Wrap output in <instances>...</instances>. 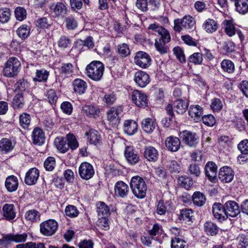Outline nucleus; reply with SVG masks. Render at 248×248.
<instances>
[{
  "mask_svg": "<svg viewBox=\"0 0 248 248\" xmlns=\"http://www.w3.org/2000/svg\"><path fill=\"white\" fill-rule=\"evenodd\" d=\"M130 186L133 194L137 198L143 199L145 197L147 186L142 177L139 176L132 177L130 181Z\"/></svg>",
  "mask_w": 248,
  "mask_h": 248,
  "instance_id": "nucleus-1",
  "label": "nucleus"
},
{
  "mask_svg": "<svg viewBox=\"0 0 248 248\" xmlns=\"http://www.w3.org/2000/svg\"><path fill=\"white\" fill-rule=\"evenodd\" d=\"M86 70L89 78L94 81H99L104 73V66L101 62L94 61L87 66Z\"/></svg>",
  "mask_w": 248,
  "mask_h": 248,
  "instance_id": "nucleus-2",
  "label": "nucleus"
},
{
  "mask_svg": "<svg viewBox=\"0 0 248 248\" xmlns=\"http://www.w3.org/2000/svg\"><path fill=\"white\" fill-rule=\"evenodd\" d=\"M183 28L188 30H193L195 28V21L192 16L186 15L181 19L174 20L173 29L175 31L180 32Z\"/></svg>",
  "mask_w": 248,
  "mask_h": 248,
  "instance_id": "nucleus-3",
  "label": "nucleus"
},
{
  "mask_svg": "<svg viewBox=\"0 0 248 248\" xmlns=\"http://www.w3.org/2000/svg\"><path fill=\"white\" fill-rule=\"evenodd\" d=\"M20 67V62L15 57H11L5 63L3 74L5 77H14L17 75Z\"/></svg>",
  "mask_w": 248,
  "mask_h": 248,
  "instance_id": "nucleus-4",
  "label": "nucleus"
},
{
  "mask_svg": "<svg viewBox=\"0 0 248 248\" xmlns=\"http://www.w3.org/2000/svg\"><path fill=\"white\" fill-rule=\"evenodd\" d=\"M58 224L54 219H49L40 224V232L44 236H50L54 234L58 230Z\"/></svg>",
  "mask_w": 248,
  "mask_h": 248,
  "instance_id": "nucleus-5",
  "label": "nucleus"
},
{
  "mask_svg": "<svg viewBox=\"0 0 248 248\" xmlns=\"http://www.w3.org/2000/svg\"><path fill=\"white\" fill-rule=\"evenodd\" d=\"M51 14L55 17H63L67 14L68 8L62 2H53L49 6Z\"/></svg>",
  "mask_w": 248,
  "mask_h": 248,
  "instance_id": "nucleus-6",
  "label": "nucleus"
},
{
  "mask_svg": "<svg viewBox=\"0 0 248 248\" xmlns=\"http://www.w3.org/2000/svg\"><path fill=\"white\" fill-rule=\"evenodd\" d=\"M134 62L142 68H146L151 64V58L146 52L140 51L136 53Z\"/></svg>",
  "mask_w": 248,
  "mask_h": 248,
  "instance_id": "nucleus-7",
  "label": "nucleus"
},
{
  "mask_svg": "<svg viewBox=\"0 0 248 248\" xmlns=\"http://www.w3.org/2000/svg\"><path fill=\"white\" fill-rule=\"evenodd\" d=\"M132 100L138 107L144 108L148 105V98L145 93L141 91L135 90L131 93Z\"/></svg>",
  "mask_w": 248,
  "mask_h": 248,
  "instance_id": "nucleus-8",
  "label": "nucleus"
},
{
  "mask_svg": "<svg viewBox=\"0 0 248 248\" xmlns=\"http://www.w3.org/2000/svg\"><path fill=\"white\" fill-rule=\"evenodd\" d=\"M180 137L184 142L189 147H195L199 142V137L195 133L185 130L181 132Z\"/></svg>",
  "mask_w": 248,
  "mask_h": 248,
  "instance_id": "nucleus-9",
  "label": "nucleus"
},
{
  "mask_svg": "<svg viewBox=\"0 0 248 248\" xmlns=\"http://www.w3.org/2000/svg\"><path fill=\"white\" fill-rule=\"evenodd\" d=\"M78 173L82 179L88 180L93 176L94 170L93 166L91 164L85 162L82 163L79 166Z\"/></svg>",
  "mask_w": 248,
  "mask_h": 248,
  "instance_id": "nucleus-10",
  "label": "nucleus"
},
{
  "mask_svg": "<svg viewBox=\"0 0 248 248\" xmlns=\"http://www.w3.org/2000/svg\"><path fill=\"white\" fill-rule=\"evenodd\" d=\"M123 111L121 107L117 108H112L107 112L108 120L113 127H116L120 122V115Z\"/></svg>",
  "mask_w": 248,
  "mask_h": 248,
  "instance_id": "nucleus-11",
  "label": "nucleus"
},
{
  "mask_svg": "<svg viewBox=\"0 0 248 248\" xmlns=\"http://www.w3.org/2000/svg\"><path fill=\"white\" fill-rule=\"evenodd\" d=\"M224 208L227 215V218L228 217H235L240 213L238 204L233 201L227 202L224 204Z\"/></svg>",
  "mask_w": 248,
  "mask_h": 248,
  "instance_id": "nucleus-12",
  "label": "nucleus"
},
{
  "mask_svg": "<svg viewBox=\"0 0 248 248\" xmlns=\"http://www.w3.org/2000/svg\"><path fill=\"white\" fill-rule=\"evenodd\" d=\"M124 154L126 161L131 165H135L140 160V156L133 147L126 146Z\"/></svg>",
  "mask_w": 248,
  "mask_h": 248,
  "instance_id": "nucleus-13",
  "label": "nucleus"
},
{
  "mask_svg": "<svg viewBox=\"0 0 248 248\" xmlns=\"http://www.w3.org/2000/svg\"><path fill=\"white\" fill-rule=\"evenodd\" d=\"M134 81L138 86L144 88L150 83V78L147 73L142 71H139L135 74Z\"/></svg>",
  "mask_w": 248,
  "mask_h": 248,
  "instance_id": "nucleus-14",
  "label": "nucleus"
},
{
  "mask_svg": "<svg viewBox=\"0 0 248 248\" xmlns=\"http://www.w3.org/2000/svg\"><path fill=\"white\" fill-rule=\"evenodd\" d=\"M212 213L215 218L221 221L227 218V215L225 211L224 204L215 203L212 206Z\"/></svg>",
  "mask_w": 248,
  "mask_h": 248,
  "instance_id": "nucleus-15",
  "label": "nucleus"
},
{
  "mask_svg": "<svg viewBox=\"0 0 248 248\" xmlns=\"http://www.w3.org/2000/svg\"><path fill=\"white\" fill-rule=\"evenodd\" d=\"M233 171L230 167L224 166L220 168L218 177L222 182L230 183L233 180Z\"/></svg>",
  "mask_w": 248,
  "mask_h": 248,
  "instance_id": "nucleus-16",
  "label": "nucleus"
},
{
  "mask_svg": "<svg viewBox=\"0 0 248 248\" xmlns=\"http://www.w3.org/2000/svg\"><path fill=\"white\" fill-rule=\"evenodd\" d=\"M40 172L36 168L30 169L26 173L25 183L29 186L35 184L39 178Z\"/></svg>",
  "mask_w": 248,
  "mask_h": 248,
  "instance_id": "nucleus-17",
  "label": "nucleus"
},
{
  "mask_svg": "<svg viewBox=\"0 0 248 248\" xmlns=\"http://www.w3.org/2000/svg\"><path fill=\"white\" fill-rule=\"evenodd\" d=\"M129 192V186L126 183L121 181L116 183L114 193L116 196L123 198H125L128 195Z\"/></svg>",
  "mask_w": 248,
  "mask_h": 248,
  "instance_id": "nucleus-18",
  "label": "nucleus"
},
{
  "mask_svg": "<svg viewBox=\"0 0 248 248\" xmlns=\"http://www.w3.org/2000/svg\"><path fill=\"white\" fill-rule=\"evenodd\" d=\"M189 115L191 118L196 122L202 120V117L203 114L202 108L198 105H191L188 111Z\"/></svg>",
  "mask_w": 248,
  "mask_h": 248,
  "instance_id": "nucleus-19",
  "label": "nucleus"
},
{
  "mask_svg": "<svg viewBox=\"0 0 248 248\" xmlns=\"http://www.w3.org/2000/svg\"><path fill=\"white\" fill-rule=\"evenodd\" d=\"M3 217L8 221L13 220L16 217V210L13 204L6 203L2 207Z\"/></svg>",
  "mask_w": 248,
  "mask_h": 248,
  "instance_id": "nucleus-20",
  "label": "nucleus"
},
{
  "mask_svg": "<svg viewBox=\"0 0 248 248\" xmlns=\"http://www.w3.org/2000/svg\"><path fill=\"white\" fill-rule=\"evenodd\" d=\"M206 176L211 182H214L217 177V166L212 161L208 162L205 166Z\"/></svg>",
  "mask_w": 248,
  "mask_h": 248,
  "instance_id": "nucleus-21",
  "label": "nucleus"
},
{
  "mask_svg": "<svg viewBox=\"0 0 248 248\" xmlns=\"http://www.w3.org/2000/svg\"><path fill=\"white\" fill-rule=\"evenodd\" d=\"M165 145L168 150L176 152L180 149L181 142L178 138L170 136L166 139Z\"/></svg>",
  "mask_w": 248,
  "mask_h": 248,
  "instance_id": "nucleus-22",
  "label": "nucleus"
},
{
  "mask_svg": "<svg viewBox=\"0 0 248 248\" xmlns=\"http://www.w3.org/2000/svg\"><path fill=\"white\" fill-rule=\"evenodd\" d=\"M31 138L34 144L41 145L45 141V133L41 128L36 127L32 132Z\"/></svg>",
  "mask_w": 248,
  "mask_h": 248,
  "instance_id": "nucleus-23",
  "label": "nucleus"
},
{
  "mask_svg": "<svg viewBox=\"0 0 248 248\" xmlns=\"http://www.w3.org/2000/svg\"><path fill=\"white\" fill-rule=\"evenodd\" d=\"M83 115L92 118H96L98 117L100 113L99 109L93 105H85L81 109Z\"/></svg>",
  "mask_w": 248,
  "mask_h": 248,
  "instance_id": "nucleus-24",
  "label": "nucleus"
},
{
  "mask_svg": "<svg viewBox=\"0 0 248 248\" xmlns=\"http://www.w3.org/2000/svg\"><path fill=\"white\" fill-rule=\"evenodd\" d=\"M138 125L137 123L132 120H125L123 124V130L125 133L131 136L137 132Z\"/></svg>",
  "mask_w": 248,
  "mask_h": 248,
  "instance_id": "nucleus-25",
  "label": "nucleus"
},
{
  "mask_svg": "<svg viewBox=\"0 0 248 248\" xmlns=\"http://www.w3.org/2000/svg\"><path fill=\"white\" fill-rule=\"evenodd\" d=\"M158 152L153 146L145 147L144 151V156L146 159L150 162H155L158 158Z\"/></svg>",
  "mask_w": 248,
  "mask_h": 248,
  "instance_id": "nucleus-26",
  "label": "nucleus"
},
{
  "mask_svg": "<svg viewBox=\"0 0 248 248\" xmlns=\"http://www.w3.org/2000/svg\"><path fill=\"white\" fill-rule=\"evenodd\" d=\"M98 217H108L110 215L109 207L103 202H98L96 204Z\"/></svg>",
  "mask_w": 248,
  "mask_h": 248,
  "instance_id": "nucleus-27",
  "label": "nucleus"
},
{
  "mask_svg": "<svg viewBox=\"0 0 248 248\" xmlns=\"http://www.w3.org/2000/svg\"><path fill=\"white\" fill-rule=\"evenodd\" d=\"M5 186L9 192H12L16 190L18 186L17 177L14 175L9 176L6 179Z\"/></svg>",
  "mask_w": 248,
  "mask_h": 248,
  "instance_id": "nucleus-28",
  "label": "nucleus"
},
{
  "mask_svg": "<svg viewBox=\"0 0 248 248\" xmlns=\"http://www.w3.org/2000/svg\"><path fill=\"white\" fill-rule=\"evenodd\" d=\"M73 90L75 93L81 94L85 93L87 88V84L80 78L75 79L73 82Z\"/></svg>",
  "mask_w": 248,
  "mask_h": 248,
  "instance_id": "nucleus-29",
  "label": "nucleus"
},
{
  "mask_svg": "<svg viewBox=\"0 0 248 248\" xmlns=\"http://www.w3.org/2000/svg\"><path fill=\"white\" fill-rule=\"evenodd\" d=\"M24 217L27 221L37 223L40 220L41 214L35 209H31L26 212Z\"/></svg>",
  "mask_w": 248,
  "mask_h": 248,
  "instance_id": "nucleus-30",
  "label": "nucleus"
},
{
  "mask_svg": "<svg viewBox=\"0 0 248 248\" xmlns=\"http://www.w3.org/2000/svg\"><path fill=\"white\" fill-rule=\"evenodd\" d=\"M83 46H87L89 48H93L94 46L93 38L89 36L85 40H78L75 42L72 50L77 49L79 51Z\"/></svg>",
  "mask_w": 248,
  "mask_h": 248,
  "instance_id": "nucleus-31",
  "label": "nucleus"
},
{
  "mask_svg": "<svg viewBox=\"0 0 248 248\" xmlns=\"http://www.w3.org/2000/svg\"><path fill=\"white\" fill-rule=\"evenodd\" d=\"M142 128L147 133H151L155 128L156 123L151 118H145L141 122Z\"/></svg>",
  "mask_w": 248,
  "mask_h": 248,
  "instance_id": "nucleus-32",
  "label": "nucleus"
},
{
  "mask_svg": "<svg viewBox=\"0 0 248 248\" xmlns=\"http://www.w3.org/2000/svg\"><path fill=\"white\" fill-rule=\"evenodd\" d=\"M171 202L170 201H167L165 203L162 201H160L156 206V212L157 214L160 215H164L166 212L168 211H170L172 209L171 206Z\"/></svg>",
  "mask_w": 248,
  "mask_h": 248,
  "instance_id": "nucleus-33",
  "label": "nucleus"
},
{
  "mask_svg": "<svg viewBox=\"0 0 248 248\" xmlns=\"http://www.w3.org/2000/svg\"><path fill=\"white\" fill-rule=\"evenodd\" d=\"M204 231L207 235L214 236L218 232L219 228L216 224L211 221H206L204 224Z\"/></svg>",
  "mask_w": 248,
  "mask_h": 248,
  "instance_id": "nucleus-34",
  "label": "nucleus"
},
{
  "mask_svg": "<svg viewBox=\"0 0 248 248\" xmlns=\"http://www.w3.org/2000/svg\"><path fill=\"white\" fill-rule=\"evenodd\" d=\"M173 107L177 113L183 114L186 111L188 103L186 100L177 99L174 102Z\"/></svg>",
  "mask_w": 248,
  "mask_h": 248,
  "instance_id": "nucleus-35",
  "label": "nucleus"
},
{
  "mask_svg": "<svg viewBox=\"0 0 248 248\" xmlns=\"http://www.w3.org/2000/svg\"><path fill=\"white\" fill-rule=\"evenodd\" d=\"M12 141L7 138H3L0 140V152L7 153L11 152L14 148Z\"/></svg>",
  "mask_w": 248,
  "mask_h": 248,
  "instance_id": "nucleus-36",
  "label": "nucleus"
},
{
  "mask_svg": "<svg viewBox=\"0 0 248 248\" xmlns=\"http://www.w3.org/2000/svg\"><path fill=\"white\" fill-rule=\"evenodd\" d=\"M234 3L236 11L239 14L244 15L248 13V0H238Z\"/></svg>",
  "mask_w": 248,
  "mask_h": 248,
  "instance_id": "nucleus-37",
  "label": "nucleus"
},
{
  "mask_svg": "<svg viewBox=\"0 0 248 248\" xmlns=\"http://www.w3.org/2000/svg\"><path fill=\"white\" fill-rule=\"evenodd\" d=\"M27 237L28 234L24 232L21 234H8L6 235L5 238L7 240H10V241L19 243L25 242L27 240Z\"/></svg>",
  "mask_w": 248,
  "mask_h": 248,
  "instance_id": "nucleus-38",
  "label": "nucleus"
},
{
  "mask_svg": "<svg viewBox=\"0 0 248 248\" xmlns=\"http://www.w3.org/2000/svg\"><path fill=\"white\" fill-rule=\"evenodd\" d=\"M192 200L195 205L202 206L205 203L206 199L203 193L200 191H196L192 195Z\"/></svg>",
  "mask_w": 248,
  "mask_h": 248,
  "instance_id": "nucleus-39",
  "label": "nucleus"
},
{
  "mask_svg": "<svg viewBox=\"0 0 248 248\" xmlns=\"http://www.w3.org/2000/svg\"><path fill=\"white\" fill-rule=\"evenodd\" d=\"M54 144L57 149L61 153L66 152L69 149V145L67 144L66 140L64 138L57 137L54 140Z\"/></svg>",
  "mask_w": 248,
  "mask_h": 248,
  "instance_id": "nucleus-40",
  "label": "nucleus"
},
{
  "mask_svg": "<svg viewBox=\"0 0 248 248\" xmlns=\"http://www.w3.org/2000/svg\"><path fill=\"white\" fill-rule=\"evenodd\" d=\"M166 110L169 117L164 118L162 120L161 123L164 126L168 127L170 124V122L173 116L172 105L170 104H168L166 107Z\"/></svg>",
  "mask_w": 248,
  "mask_h": 248,
  "instance_id": "nucleus-41",
  "label": "nucleus"
},
{
  "mask_svg": "<svg viewBox=\"0 0 248 248\" xmlns=\"http://www.w3.org/2000/svg\"><path fill=\"white\" fill-rule=\"evenodd\" d=\"M49 76V72L46 70H37L35 72V77L33 79L34 81L46 82Z\"/></svg>",
  "mask_w": 248,
  "mask_h": 248,
  "instance_id": "nucleus-42",
  "label": "nucleus"
},
{
  "mask_svg": "<svg viewBox=\"0 0 248 248\" xmlns=\"http://www.w3.org/2000/svg\"><path fill=\"white\" fill-rule=\"evenodd\" d=\"M202 27L207 32L209 33L215 32L217 28V22L211 18L207 19L203 23Z\"/></svg>",
  "mask_w": 248,
  "mask_h": 248,
  "instance_id": "nucleus-43",
  "label": "nucleus"
},
{
  "mask_svg": "<svg viewBox=\"0 0 248 248\" xmlns=\"http://www.w3.org/2000/svg\"><path fill=\"white\" fill-rule=\"evenodd\" d=\"M89 142L91 144L96 145L100 140L101 137L98 132L94 129H91L87 133Z\"/></svg>",
  "mask_w": 248,
  "mask_h": 248,
  "instance_id": "nucleus-44",
  "label": "nucleus"
},
{
  "mask_svg": "<svg viewBox=\"0 0 248 248\" xmlns=\"http://www.w3.org/2000/svg\"><path fill=\"white\" fill-rule=\"evenodd\" d=\"M180 212L179 219L181 220L185 221L186 222L191 221L193 213L192 209L185 208L182 209Z\"/></svg>",
  "mask_w": 248,
  "mask_h": 248,
  "instance_id": "nucleus-45",
  "label": "nucleus"
},
{
  "mask_svg": "<svg viewBox=\"0 0 248 248\" xmlns=\"http://www.w3.org/2000/svg\"><path fill=\"white\" fill-rule=\"evenodd\" d=\"M19 119L21 126L25 129H28L31 123V116L27 113H23L20 115Z\"/></svg>",
  "mask_w": 248,
  "mask_h": 248,
  "instance_id": "nucleus-46",
  "label": "nucleus"
},
{
  "mask_svg": "<svg viewBox=\"0 0 248 248\" xmlns=\"http://www.w3.org/2000/svg\"><path fill=\"white\" fill-rule=\"evenodd\" d=\"M24 104L22 93L16 94L13 100L12 106L14 108H23Z\"/></svg>",
  "mask_w": 248,
  "mask_h": 248,
  "instance_id": "nucleus-47",
  "label": "nucleus"
},
{
  "mask_svg": "<svg viewBox=\"0 0 248 248\" xmlns=\"http://www.w3.org/2000/svg\"><path fill=\"white\" fill-rule=\"evenodd\" d=\"M221 67L222 70L228 73H232L234 71V65L230 60H224L221 62Z\"/></svg>",
  "mask_w": 248,
  "mask_h": 248,
  "instance_id": "nucleus-48",
  "label": "nucleus"
},
{
  "mask_svg": "<svg viewBox=\"0 0 248 248\" xmlns=\"http://www.w3.org/2000/svg\"><path fill=\"white\" fill-rule=\"evenodd\" d=\"M65 213L67 216L70 218H74L78 216L79 212L77 208L73 205L66 206Z\"/></svg>",
  "mask_w": 248,
  "mask_h": 248,
  "instance_id": "nucleus-49",
  "label": "nucleus"
},
{
  "mask_svg": "<svg viewBox=\"0 0 248 248\" xmlns=\"http://www.w3.org/2000/svg\"><path fill=\"white\" fill-rule=\"evenodd\" d=\"M66 139L67 140V144L69 145L72 150H75L78 147V143L76 139V137L71 133L67 135Z\"/></svg>",
  "mask_w": 248,
  "mask_h": 248,
  "instance_id": "nucleus-50",
  "label": "nucleus"
},
{
  "mask_svg": "<svg viewBox=\"0 0 248 248\" xmlns=\"http://www.w3.org/2000/svg\"><path fill=\"white\" fill-rule=\"evenodd\" d=\"M96 225L102 230L105 231L108 230L109 229V221L108 217H98Z\"/></svg>",
  "mask_w": 248,
  "mask_h": 248,
  "instance_id": "nucleus-51",
  "label": "nucleus"
},
{
  "mask_svg": "<svg viewBox=\"0 0 248 248\" xmlns=\"http://www.w3.org/2000/svg\"><path fill=\"white\" fill-rule=\"evenodd\" d=\"M11 11L9 8L0 9V22L2 23H7L10 19Z\"/></svg>",
  "mask_w": 248,
  "mask_h": 248,
  "instance_id": "nucleus-52",
  "label": "nucleus"
},
{
  "mask_svg": "<svg viewBox=\"0 0 248 248\" xmlns=\"http://www.w3.org/2000/svg\"><path fill=\"white\" fill-rule=\"evenodd\" d=\"M186 246V242L182 238L175 237L171 239V248H185Z\"/></svg>",
  "mask_w": 248,
  "mask_h": 248,
  "instance_id": "nucleus-53",
  "label": "nucleus"
},
{
  "mask_svg": "<svg viewBox=\"0 0 248 248\" xmlns=\"http://www.w3.org/2000/svg\"><path fill=\"white\" fill-rule=\"evenodd\" d=\"M66 27L68 30H74L77 27L78 22L75 18L70 16L66 17L64 19Z\"/></svg>",
  "mask_w": 248,
  "mask_h": 248,
  "instance_id": "nucleus-54",
  "label": "nucleus"
},
{
  "mask_svg": "<svg viewBox=\"0 0 248 248\" xmlns=\"http://www.w3.org/2000/svg\"><path fill=\"white\" fill-rule=\"evenodd\" d=\"M167 167L171 173H179L181 169L180 163L175 160L169 161Z\"/></svg>",
  "mask_w": 248,
  "mask_h": 248,
  "instance_id": "nucleus-55",
  "label": "nucleus"
},
{
  "mask_svg": "<svg viewBox=\"0 0 248 248\" xmlns=\"http://www.w3.org/2000/svg\"><path fill=\"white\" fill-rule=\"evenodd\" d=\"M30 29L27 25H23L21 26L16 31L18 36L21 39L27 38L30 32Z\"/></svg>",
  "mask_w": 248,
  "mask_h": 248,
  "instance_id": "nucleus-56",
  "label": "nucleus"
},
{
  "mask_svg": "<svg viewBox=\"0 0 248 248\" xmlns=\"http://www.w3.org/2000/svg\"><path fill=\"white\" fill-rule=\"evenodd\" d=\"M118 52L121 57H126L128 56L130 53L128 45L123 43L118 45Z\"/></svg>",
  "mask_w": 248,
  "mask_h": 248,
  "instance_id": "nucleus-57",
  "label": "nucleus"
},
{
  "mask_svg": "<svg viewBox=\"0 0 248 248\" xmlns=\"http://www.w3.org/2000/svg\"><path fill=\"white\" fill-rule=\"evenodd\" d=\"M225 31L226 34L229 36H232L234 35L235 34L237 30H236L235 28L232 23V21L231 20H225Z\"/></svg>",
  "mask_w": 248,
  "mask_h": 248,
  "instance_id": "nucleus-58",
  "label": "nucleus"
},
{
  "mask_svg": "<svg viewBox=\"0 0 248 248\" xmlns=\"http://www.w3.org/2000/svg\"><path fill=\"white\" fill-rule=\"evenodd\" d=\"M103 100L107 106H111L116 100V94L113 92L107 93L104 95Z\"/></svg>",
  "mask_w": 248,
  "mask_h": 248,
  "instance_id": "nucleus-59",
  "label": "nucleus"
},
{
  "mask_svg": "<svg viewBox=\"0 0 248 248\" xmlns=\"http://www.w3.org/2000/svg\"><path fill=\"white\" fill-rule=\"evenodd\" d=\"M15 17L20 21H23L27 16L26 10L22 7H18L15 10Z\"/></svg>",
  "mask_w": 248,
  "mask_h": 248,
  "instance_id": "nucleus-60",
  "label": "nucleus"
},
{
  "mask_svg": "<svg viewBox=\"0 0 248 248\" xmlns=\"http://www.w3.org/2000/svg\"><path fill=\"white\" fill-rule=\"evenodd\" d=\"M74 70V66L70 63H63L60 69V73L65 76L71 75Z\"/></svg>",
  "mask_w": 248,
  "mask_h": 248,
  "instance_id": "nucleus-61",
  "label": "nucleus"
},
{
  "mask_svg": "<svg viewBox=\"0 0 248 248\" xmlns=\"http://www.w3.org/2000/svg\"><path fill=\"white\" fill-rule=\"evenodd\" d=\"M149 32L155 35H158L164 31V28L160 26L159 24L153 23L150 24L148 27Z\"/></svg>",
  "mask_w": 248,
  "mask_h": 248,
  "instance_id": "nucleus-62",
  "label": "nucleus"
},
{
  "mask_svg": "<svg viewBox=\"0 0 248 248\" xmlns=\"http://www.w3.org/2000/svg\"><path fill=\"white\" fill-rule=\"evenodd\" d=\"M203 123L209 126H213L216 123L214 116L211 114L205 115L202 117Z\"/></svg>",
  "mask_w": 248,
  "mask_h": 248,
  "instance_id": "nucleus-63",
  "label": "nucleus"
},
{
  "mask_svg": "<svg viewBox=\"0 0 248 248\" xmlns=\"http://www.w3.org/2000/svg\"><path fill=\"white\" fill-rule=\"evenodd\" d=\"M29 87L28 83L23 79H20L16 83L15 85V90L21 92L25 91Z\"/></svg>",
  "mask_w": 248,
  "mask_h": 248,
  "instance_id": "nucleus-64",
  "label": "nucleus"
}]
</instances>
